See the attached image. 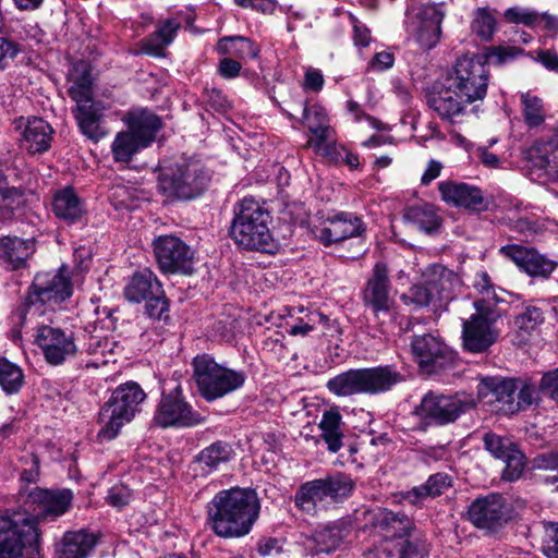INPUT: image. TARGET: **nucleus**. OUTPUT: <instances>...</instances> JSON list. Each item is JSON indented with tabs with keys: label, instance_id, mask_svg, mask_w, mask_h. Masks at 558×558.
Masks as SVG:
<instances>
[{
	"label": "nucleus",
	"instance_id": "28",
	"mask_svg": "<svg viewBox=\"0 0 558 558\" xmlns=\"http://www.w3.org/2000/svg\"><path fill=\"white\" fill-rule=\"evenodd\" d=\"M35 252L33 239L3 236L0 239V265L7 270H16L26 266L27 259Z\"/></svg>",
	"mask_w": 558,
	"mask_h": 558
},
{
	"label": "nucleus",
	"instance_id": "60",
	"mask_svg": "<svg viewBox=\"0 0 558 558\" xmlns=\"http://www.w3.org/2000/svg\"><path fill=\"white\" fill-rule=\"evenodd\" d=\"M543 553L547 558H558V523H546Z\"/></svg>",
	"mask_w": 558,
	"mask_h": 558
},
{
	"label": "nucleus",
	"instance_id": "62",
	"mask_svg": "<svg viewBox=\"0 0 558 558\" xmlns=\"http://www.w3.org/2000/svg\"><path fill=\"white\" fill-rule=\"evenodd\" d=\"M131 497H132V492L129 487H126L123 484H117V485H113L108 490L106 500L110 506H112L117 509H121L130 502Z\"/></svg>",
	"mask_w": 558,
	"mask_h": 558
},
{
	"label": "nucleus",
	"instance_id": "59",
	"mask_svg": "<svg viewBox=\"0 0 558 558\" xmlns=\"http://www.w3.org/2000/svg\"><path fill=\"white\" fill-rule=\"evenodd\" d=\"M20 196V192L15 187H10L5 177L0 172V210L11 213Z\"/></svg>",
	"mask_w": 558,
	"mask_h": 558
},
{
	"label": "nucleus",
	"instance_id": "39",
	"mask_svg": "<svg viewBox=\"0 0 558 558\" xmlns=\"http://www.w3.org/2000/svg\"><path fill=\"white\" fill-rule=\"evenodd\" d=\"M403 220L427 233L437 230L441 222L436 208L426 203L407 207L403 213Z\"/></svg>",
	"mask_w": 558,
	"mask_h": 558
},
{
	"label": "nucleus",
	"instance_id": "53",
	"mask_svg": "<svg viewBox=\"0 0 558 558\" xmlns=\"http://www.w3.org/2000/svg\"><path fill=\"white\" fill-rule=\"evenodd\" d=\"M468 520L476 527L487 530L488 529V498L480 497L476 498L469 506Z\"/></svg>",
	"mask_w": 558,
	"mask_h": 558
},
{
	"label": "nucleus",
	"instance_id": "23",
	"mask_svg": "<svg viewBox=\"0 0 558 558\" xmlns=\"http://www.w3.org/2000/svg\"><path fill=\"white\" fill-rule=\"evenodd\" d=\"M349 533V521L340 519L315 530L311 536L305 538L304 546L308 555L312 556L322 553L328 554L336 550Z\"/></svg>",
	"mask_w": 558,
	"mask_h": 558
},
{
	"label": "nucleus",
	"instance_id": "37",
	"mask_svg": "<svg viewBox=\"0 0 558 558\" xmlns=\"http://www.w3.org/2000/svg\"><path fill=\"white\" fill-rule=\"evenodd\" d=\"M328 390L338 397L365 395L362 368L342 372L327 381Z\"/></svg>",
	"mask_w": 558,
	"mask_h": 558
},
{
	"label": "nucleus",
	"instance_id": "32",
	"mask_svg": "<svg viewBox=\"0 0 558 558\" xmlns=\"http://www.w3.org/2000/svg\"><path fill=\"white\" fill-rule=\"evenodd\" d=\"M129 131L148 147L156 138L157 132L161 129L160 118L146 109L130 111L125 118Z\"/></svg>",
	"mask_w": 558,
	"mask_h": 558
},
{
	"label": "nucleus",
	"instance_id": "27",
	"mask_svg": "<svg viewBox=\"0 0 558 558\" xmlns=\"http://www.w3.org/2000/svg\"><path fill=\"white\" fill-rule=\"evenodd\" d=\"M441 199L454 206L476 210L484 202L482 191L464 182L441 181L438 183Z\"/></svg>",
	"mask_w": 558,
	"mask_h": 558
},
{
	"label": "nucleus",
	"instance_id": "11",
	"mask_svg": "<svg viewBox=\"0 0 558 558\" xmlns=\"http://www.w3.org/2000/svg\"><path fill=\"white\" fill-rule=\"evenodd\" d=\"M34 337L44 361L50 366H61L80 353L75 332L69 328L44 324L36 328Z\"/></svg>",
	"mask_w": 558,
	"mask_h": 558
},
{
	"label": "nucleus",
	"instance_id": "4",
	"mask_svg": "<svg viewBox=\"0 0 558 558\" xmlns=\"http://www.w3.org/2000/svg\"><path fill=\"white\" fill-rule=\"evenodd\" d=\"M146 393L135 381L119 385L99 411L101 425L97 437L101 441L114 439L121 428L141 411Z\"/></svg>",
	"mask_w": 558,
	"mask_h": 558
},
{
	"label": "nucleus",
	"instance_id": "33",
	"mask_svg": "<svg viewBox=\"0 0 558 558\" xmlns=\"http://www.w3.org/2000/svg\"><path fill=\"white\" fill-rule=\"evenodd\" d=\"M161 283L148 268L135 272L124 287V296L129 302L141 303L153 294L161 292Z\"/></svg>",
	"mask_w": 558,
	"mask_h": 558
},
{
	"label": "nucleus",
	"instance_id": "10",
	"mask_svg": "<svg viewBox=\"0 0 558 558\" xmlns=\"http://www.w3.org/2000/svg\"><path fill=\"white\" fill-rule=\"evenodd\" d=\"M205 417L183 396L177 384L170 391H162L155 408L151 423L159 428H190L201 425Z\"/></svg>",
	"mask_w": 558,
	"mask_h": 558
},
{
	"label": "nucleus",
	"instance_id": "31",
	"mask_svg": "<svg viewBox=\"0 0 558 558\" xmlns=\"http://www.w3.org/2000/svg\"><path fill=\"white\" fill-rule=\"evenodd\" d=\"M365 395H380L391 390L403 380V376L392 365L362 368Z\"/></svg>",
	"mask_w": 558,
	"mask_h": 558
},
{
	"label": "nucleus",
	"instance_id": "52",
	"mask_svg": "<svg viewBox=\"0 0 558 558\" xmlns=\"http://www.w3.org/2000/svg\"><path fill=\"white\" fill-rule=\"evenodd\" d=\"M472 35L478 40V44L483 45L481 53L486 52L488 54V10L486 8H480L475 12L474 19L471 24Z\"/></svg>",
	"mask_w": 558,
	"mask_h": 558
},
{
	"label": "nucleus",
	"instance_id": "30",
	"mask_svg": "<svg viewBox=\"0 0 558 558\" xmlns=\"http://www.w3.org/2000/svg\"><path fill=\"white\" fill-rule=\"evenodd\" d=\"M233 456L230 444L217 440L194 457L192 468L195 473L206 476L217 471L220 464L229 462Z\"/></svg>",
	"mask_w": 558,
	"mask_h": 558
},
{
	"label": "nucleus",
	"instance_id": "55",
	"mask_svg": "<svg viewBox=\"0 0 558 558\" xmlns=\"http://www.w3.org/2000/svg\"><path fill=\"white\" fill-rule=\"evenodd\" d=\"M303 120L308 130L312 128L330 126L329 118L324 107L318 104L308 106L306 102L303 106Z\"/></svg>",
	"mask_w": 558,
	"mask_h": 558
},
{
	"label": "nucleus",
	"instance_id": "18",
	"mask_svg": "<svg viewBox=\"0 0 558 558\" xmlns=\"http://www.w3.org/2000/svg\"><path fill=\"white\" fill-rule=\"evenodd\" d=\"M363 303L377 316L392 310L395 301L390 296V280L385 263L374 265L372 276L368 278L362 293Z\"/></svg>",
	"mask_w": 558,
	"mask_h": 558
},
{
	"label": "nucleus",
	"instance_id": "57",
	"mask_svg": "<svg viewBox=\"0 0 558 558\" xmlns=\"http://www.w3.org/2000/svg\"><path fill=\"white\" fill-rule=\"evenodd\" d=\"M146 302V314L153 319H161L162 315L168 312L169 304L161 288V292L153 294L144 300Z\"/></svg>",
	"mask_w": 558,
	"mask_h": 558
},
{
	"label": "nucleus",
	"instance_id": "5",
	"mask_svg": "<svg viewBox=\"0 0 558 558\" xmlns=\"http://www.w3.org/2000/svg\"><path fill=\"white\" fill-rule=\"evenodd\" d=\"M355 487L352 477L336 472L323 478L303 483L294 495V505L307 514H315L319 509L340 504L348 499Z\"/></svg>",
	"mask_w": 558,
	"mask_h": 558
},
{
	"label": "nucleus",
	"instance_id": "26",
	"mask_svg": "<svg viewBox=\"0 0 558 558\" xmlns=\"http://www.w3.org/2000/svg\"><path fill=\"white\" fill-rule=\"evenodd\" d=\"M106 109L102 101H93L76 106L73 111L81 132L93 142L100 141L108 133L102 125Z\"/></svg>",
	"mask_w": 558,
	"mask_h": 558
},
{
	"label": "nucleus",
	"instance_id": "8",
	"mask_svg": "<svg viewBox=\"0 0 558 558\" xmlns=\"http://www.w3.org/2000/svg\"><path fill=\"white\" fill-rule=\"evenodd\" d=\"M39 553L36 524L26 513L0 514V558H34Z\"/></svg>",
	"mask_w": 558,
	"mask_h": 558
},
{
	"label": "nucleus",
	"instance_id": "21",
	"mask_svg": "<svg viewBox=\"0 0 558 558\" xmlns=\"http://www.w3.org/2000/svg\"><path fill=\"white\" fill-rule=\"evenodd\" d=\"M499 252L531 277L547 278L555 269L553 260L532 247L512 244L502 246Z\"/></svg>",
	"mask_w": 558,
	"mask_h": 558
},
{
	"label": "nucleus",
	"instance_id": "41",
	"mask_svg": "<svg viewBox=\"0 0 558 558\" xmlns=\"http://www.w3.org/2000/svg\"><path fill=\"white\" fill-rule=\"evenodd\" d=\"M515 517L517 509L510 496L490 494V534L508 525Z\"/></svg>",
	"mask_w": 558,
	"mask_h": 558
},
{
	"label": "nucleus",
	"instance_id": "64",
	"mask_svg": "<svg viewBox=\"0 0 558 558\" xmlns=\"http://www.w3.org/2000/svg\"><path fill=\"white\" fill-rule=\"evenodd\" d=\"M532 469L558 473V451L537 454L532 460Z\"/></svg>",
	"mask_w": 558,
	"mask_h": 558
},
{
	"label": "nucleus",
	"instance_id": "51",
	"mask_svg": "<svg viewBox=\"0 0 558 558\" xmlns=\"http://www.w3.org/2000/svg\"><path fill=\"white\" fill-rule=\"evenodd\" d=\"M434 298L433 291L424 282L423 284H413L400 299L405 305L421 308L428 306Z\"/></svg>",
	"mask_w": 558,
	"mask_h": 558
},
{
	"label": "nucleus",
	"instance_id": "46",
	"mask_svg": "<svg viewBox=\"0 0 558 558\" xmlns=\"http://www.w3.org/2000/svg\"><path fill=\"white\" fill-rule=\"evenodd\" d=\"M312 137L307 141L306 146L314 149L316 154L327 157V155L333 154L335 145L337 144L333 140L335 130L331 126L312 128L308 130Z\"/></svg>",
	"mask_w": 558,
	"mask_h": 558
},
{
	"label": "nucleus",
	"instance_id": "45",
	"mask_svg": "<svg viewBox=\"0 0 558 558\" xmlns=\"http://www.w3.org/2000/svg\"><path fill=\"white\" fill-rule=\"evenodd\" d=\"M25 383L23 369L5 357L0 359V387L7 395L21 390Z\"/></svg>",
	"mask_w": 558,
	"mask_h": 558
},
{
	"label": "nucleus",
	"instance_id": "42",
	"mask_svg": "<svg viewBox=\"0 0 558 558\" xmlns=\"http://www.w3.org/2000/svg\"><path fill=\"white\" fill-rule=\"evenodd\" d=\"M220 54L235 57L239 60L254 59L259 53L258 46L243 36H229L221 38L217 44Z\"/></svg>",
	"mask_w": 558,
	"mask_h": 558
},
{
	"label": "nucleus",
	"instance_id": "61",
	"mask_svg": "<svg viewBox=\"0 0 558 558\" xmlns=\"http://www.w3.org/2000/svg\"><path fill=\"white\" fill-rule=\"evenodd\" d=\"M424 484L429 490L432 498H436L451 487L452 478L449 474L439 472L430 475Z\"/></svg>",
	"mask_w": 558,
	"mask_h": 558
},
{
	"label": "nucleus",
	"instance_id": "47",
	"mask_svg": "<svg viewBox=\"0 0 558 558\" xmlns=\"http://www.w3.org/2000/svg\"><path fill=\"white\" fill-rule=\"evenodd\" d=\"M521 104L524 121L531 128L541 125L545 120L543 100L531 92L521 94Z\"/></svg>",
	"mask_w": 558,
	"mask_h": 558
},
{
	"label": "nucleus",
	"instance_id": "7",
	"mask_svg": "<svg viewBox=\"0 0 558 558\" xmlns=\"http://www.w3.org/2000/svg\"><path fill=\"white\" fill-rule=\"evenodd\" d=\"M209 181L205 167L193 159H182L161 169L158 191L170 199H191L203 193Z\"/></svg>",
	"mask_w": 558,
	"mask_h": 558
},
{
	"label": "nucleus",
	"instance_id": "63",
	"mask_svg": "<svg viewBox=\"0 0 558 558\" xmlns=\"http://www.w3.org/2000/svg\"><path fill=\"white\" fill-rule=\"evenodd\" d=\"M335 163L343 162L350 169H357L360 167L359 155L348 149L343 144H336L333 154L327 155Z\"/></svg>",
	"mask_w": 558,
	"mask_h": 558
},
{
	"label": "nucleus",
	"instance_id": "12",
	"mask_svg": "<svg viewBox=\"0 0 558 558\" xmlns=\"http://www.w3.org/2000/svg\"><path fill=\"white\" fill-rule=\"evenodd\" d=\"M475 405L474 398L464 392L440 395L429 391L421 401L418 414L432 423L442 426L456 422Z\"/></svg>",
	"mask_w": 558,
	"mask_h": 558
},
{
	"label": "nucleus",
	"instance_id": "17",
	"mask_svg": "<svg viewBox=\"0 0 558 558\" xmlns=\"http://www.w3.org/2000/svg\"><path fill=\"white\" fill-rule=\"evenodd\" d=\"M365 230L366 226L361 217L341 211L328 217L320 226L314 227L312 233L323 245L330 246L350 238L361 236Z\"/></svg>",
	"mask_w": 558,
	"mask_h": 558
},
{
	"label": "nucleus",
	"instance_id": "34",
	"mask_svg": "<svg viewBox=\"0 0 558 558\" xmlns=\"http://www.w3.org/2000/svg\"><path fill=\"white\" fill-rule=\"evenodd\" d=\"M422 276L425 284L433 291L435 298H448L459 283L458 276L441 265H430L424 270Z\"/></svg>",
	"mask_w": 558,
	"mask_h": 558
},
{
	"label": "nucleus",
	"instance_id": "19",
	"mask_svg": "<svg viewBox=\"0 0 558 558\" xmlns=\"http://www.w3.org/2000/svg\"><path fill=\"white\" fill-rule=\"evenodd\" d=\"M475 313L462 323L463 348L471 353L488 349V303L482 299L474 302Z\"/></svg>",
	"mask_w": 558,
	"mask_h": 558
},
{
	"label": "nucleus",
	"instance_id": "22",
	"mask_svg": "<svg viewBox=\"0 0 558 558\" xmlns=\"http://www.w3.org/2000/svg\"><path fill=\"white\" fill-rule=\"evenodd\" d=\"M490 453L500 463L502 481L513 482L521 476L524 457L511 439L490 435Z\"/></svg>",
	"mask_w": 558,
	"mask_h": 558
},
{
	"label": "nucleus",
	"instance_id": "44",
	"mask_svg": "<svg viewBox=\"0 0 558 558\" xmlns=\"http://www.w3.org/2000/svg\"><path fill=\"white\" fill-rule=\"evenodd\" d=\"M146 148L143 143L128 130L119 132L112 144L111 153L116 162L128 163L141 149Z\"/></svg>",
	"mask_w": 558,
	"mask_h": 558
},
{
	"label": "nucleus",
	"instance_id": "56",
	"mask_svg": "<svg viewBox=\"0 0 558 558\" xmlns=\"http://www.w3.org/2000/svg\"><path fill=\"white\" fill-rule=\"evenodd\" d=\"M427 555V544L421 537L407 539L399 549V558H426Z\"/></svg>",
	"mask_w": 558,
	"mask_h": 558
},
{
	"label": "nucleus",
	"instance_id": "38",
	"mask_svg": "<svg viewBox=\"0 0 558 558\" xmlns=\"http://www.w3.org/2000/svg\"><path fill=\"white\" fill-rule=\"evenodd\" d=\"M72 82L69 87V96L76 102V106L95 101L93 99V81L90 72L85 63L74 65L70 74Z\"/></svg>",
	"mask_w": 558,
	"mask_h": 558
},
{
	"label": "nucleus",
	"instance_id": "35",
	"mask_svg": "<svg viewBox=\"0 0 558 558\" xmlns=\"http://www.w3.org/2000/svg\"><path fill=\"white\" fill-rule=\"evenodd\" d=\"M320 429V437L326 442L327 449L330 452H338L343 442V422L342 415L338 408H331L323 413L322 420L318 424Z\"/></svg>",
	"mask_w": 558,
	"mask_h": 558
},
{
	"label": "nucleus",
	"instance_id": "36",
	"mask_svg": "<svg viewBox=\"0 0 558 558\" xmlns=\"http://www.w3.org/2000/svg\"><path fill=\"white\" fill-rule=\"evenodd\" d=\"M96 545V537L85 531L68 532L58 549V558H85Z\"/></svg>",
	"mask_w": 558,
	"mask_h": 558
},
{
	"label": "nucleus",
	"instance_id": "15",
	"mask_svg": "<svg viewBox=\"0 0 558 558\" xmlns=\"http://www.w3.org/2000/svg\"><path fill=\"white\" fill-rule=\"evenodd\" d=\"M517 381L490 377V413L512 415L527 409L536 400L537 392L531 385H523L517 393Z\"/></svg>",
	"mask_w": 558,
	"mask_h": 558
},
{
	"label": "nucleus",
	"instance_id": "48",
	"mask_svg": "<svg viewBox=\"0 0 558 558\" xmlns=\"http://www.w3.org/2000/svg\"><path fill=\"white\" fill-rule=\"evenodd\" d=\"M300 314H304L302 317H296L292 323H289V333L292 336H306L312 331L318 324L326 322L327 318L322 313L316 311L310 312L304 311L303 307L298 308Z\"/></svg>",
	"mask_w": 558,
	"mask_h": 558
},
{
	"label": "nucleus",
	"instance_id": "49",
	"mask_svg": "<svg viewBox=\"0 0 558 558\" xmlns=\"http://www.w3.org/2000/svg\"><path fill=\"white\" fill-rule=\"evenodd\" d=\"M109 347V342L99 336H90L86 352L90 356L87 360H83L82 363L86 368L94 367L99 368L108 364L106 352Z\"/></svg>",
	"mask_w": 558,
	"mask_h": 558
},
{
	"label": "nucleus",
	"instance_id": "6",
	"mask_svg": "<svg viewBox=\"0 0 558 558\" xmlns=\"http://www.w3.org/2000/svg\"><path fill=\"white\" fill-rule=\"evenodd\" d=\"M193 378L198 393L213 402L242 388L246 380L243 372L216 362L209 354H198L192 361Z\"/></svg>",
	"mask_w": 558,
	"mask_h": 558
},
{
	"label": "nucleus",
	"instance_id": "29",
	"mask_svg": "<svg viewBox=\"0 0 558 558\" xmlns=\"http://www.w3.org/2000/svg\"><path fill=\"white\" fill-rule=\"evenodd\" d=\"M529 159L547 179L558 180V133L537 141L529 151Z\"/></svg>",
	"mask_w": 558,
	"mask_h": 558
},
{
	"label": "nucleus",
	"instance_id": "2",
	"mask_svg": "<svg viewBox=\"0 0 558 558\" xmlns=\"http://www.w3.org/2000/svg\"><path fill=\"white\" fill-rule=\"evenodd\" d=\"M259 510V499L254 489H223L207 505V524L220 537H241L250 533Z\"/></svg>",
	"mask_w": 558,
	"mask_h": 558
},
{
	"label": "nucleus",
	"instance_id": "20",
	"mask_svg": "<svg viewBox=\"0 0 558 558\" xmlns=\"http://www.w3.org/2000/svg\"><path fill=\"white\" fill-rule=\"evenodd\" d=\"M14 125L20 131L21 145L28 153H44L50 147L53 131L41 118L19 117Z\"/></svg>",
	"mask_w": 558,
	"mask_h": 558
},
{
	"label": "nucleus",
	"instance_id": "50",
	"mask_svg": "<svg viewBox=\"0 0 558 558\" xmlns=\"http://www.w3.org/2000/svg\"><path fill=\"white\" fill-rule=\"evenodd\" d=\"M521 56L531 57V53H525L524 49L507 44L490 47V64L495 66L508 64Z\"/></svg>",
	"mask_w": 558,
	"mask_h": 558
},
{
	"label": "nucleus",
	"instance_id": "3",
	"mask_svg": "<svg viewBox=\"0 0 558 558\" xmlns=\"http://www.w3.org/2000/svg\"><path fill=\"white\" fill-rule=\"evenodd\" d=\"M233 211L229 232L238 246L246 251L260 252H271L275 248L269 228L271 216L264 204L252 196H246L235 204Z\"/></svg>",
	"mask_w": 558,
	"mask_h": 558
},
{
	"label": "nucleus",
	"instance_id": "13",
	"mask_svg": "<svg viewBox=\"0 0 558 558\" xmlns=\"http://www.w3.org/2000/svg\"><path fill=\"white\" fill-rule=\"evenodd\" d=\"M70 270L61 266L57 271L39 272L35 276L26 296L29 306L40 304L51 308L72 295Z\"/></svg>",
	"mask_w": 558,
	"mask_h": 558
},
{
	"label": "nucleus",
	"instance_id": "14",
	"mask_svg": "<svg viewBox=\"0 0 558 558\" xmlns=\"http://www.w3.org/2000/svg\"><path fill=\"white\" fill-rule=\"evenodd\" d=\"M411 352L420 369L427 374L450 369L457 364V353L433 333L413 336Z\"/></svg>",
	"mask_w": 558,
	"mask_h": 558
},
{
	"label": "nucleus",
	"instance_id": "1",
	"mask_svg": "<svg viewBox=\"0 0 558 558\" xmlns=\"http://www.w3.org/2000/svg\"><path fill=\"white\" fill-rule=\"evenodd\" d=\"M487 63L486 52L458 58L444 76L440 89L429 96V107L442 120L453 121L468 104L483 99L488 84Z\"/></svg>",
	"mask_w": 558,
	"mask_h": 558
},
{
	"label": "nucleus",
	"instance_id": "24",
	"mask_svg": "<svg viewBox=\"0 0 558 558\" xmlns=\"http://www.w3.org/2000/svg\"><path fill=\"white\" fill-rule=\"evenodd\" d=\"M374 526L386 539L410 537L416 531V525L411 517L387 508H380L375 513Z\"/></svg>",
	"mask_w": 558,
	"mask_h": 558
},
{
	"label": "nucleus",
	"instance_id": "43",
	"mask_svg": "<svg viewBox=\"0 0 558 558\" xmlns=\"http://www.w3.org/2000/svg\"><path fill=\"white\" fill-rule=\"evenodd\" d=\"M180 23L167 20L150 37L143 41V50L150 56H162L163 49L172 43Z\"/></svg>",
	"mask_w": 558,
	"mask_h": 558
},
{
	"label": "nucleus",
	"instance_id": "40",
	"mask_svg": "<svg viewBox=\"0 0 558 558\" xmlns=\"http://www.w3.org/2000/svg\"><path fill=\"white\" fill-rule=\"evenodd\" d=\"M38 497L41 517L56 519L70 509L73 494L69 489L60 492L43 490Z\"/></svg>",
	"mask_w": 558,
	"mask_h": 558
},
{
	"label": "nucleus",
	"instance_id": "54",
	"mask_svg": "<svg viewBox=\"0 0 558 558\" xmlns=\"http://www.w3.org/2000/svg\"><path fill=\"white\" fill-rule=\"evenodd\" d=\"M504 17L508 23L522 24L524 26H533L539 20V14L527 8L511 7L504 12Z\"/></svg>",
	"mask_w": 558,
	"mask_h": 558
},
{
	"label": "nucleus",
	"instance_id": "25",
	"mask_svg": "<svg viewBox=\"0 0 558 558\" xmlns=\"http://www.w3.org/2000/svg\"><path fill=\"white\" fill-rule=\"evenodd\" d=\"M51 210L58 219L68 225H73L83 219L86 214V206L72 186H64L53 193Z\"/></svg>",
	"mask_w": 558,
	"mask_h": 558
},
{
	"label": "nucleus",
	"instance_id": "16",
	"mask_svg": "<svg viewBox=\"0 0 558 558\" xmlns=\"http://www.w3.org/2000/svg\"><path fill=\"white\" fill-rule=\"evenodd\" d=\"M154 253L162 272L191 274L194 253L180 238L160 235L153 242Z\"/></svg>",
	"mask_w": 558,
	"mask_h": 558
},
{
	"label": "nucleus",
	"instance_id": "9",
	"mask_svg": "<svg viewBox=\"0 0 558 558\" xmlns=\"http://www.w3.org/2000/svg\"><path fill=\"white\" fill-rule=\"evenodd\" d=\"M445 16L444 3H424L416 7L410 2L404 13V29L422 49L429 50L439 43Z\"/></svg>",
	"mask_w": 558,
	"mask_h": 558
},
{
	"label": "nucleus",
	"instance_id": "58",
	"mask_svg": "<svg viewBox=\"0 0 558 558\" xmlns=\"http://www.w3.org/2000/svg\"><path fill=\"white\" fill-rule=\"evenodd\" d=\"M21 480L25 483H35L39 476V461L36 454L27 452L20 459Z\"/></svg>",
	"mask_w": 558,
	"mask_h": 558
}]
</instances>
